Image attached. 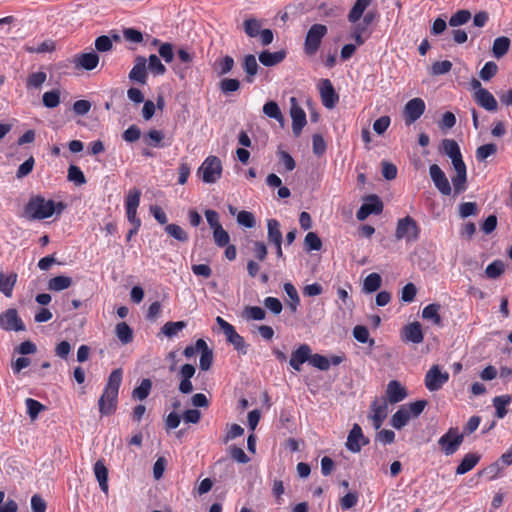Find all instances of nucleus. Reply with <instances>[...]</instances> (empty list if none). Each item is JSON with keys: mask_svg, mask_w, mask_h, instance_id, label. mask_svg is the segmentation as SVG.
I'll use <instances>...</instances> for the list:
<instances>
[{"mask_svg": "<svg viewBox=\"0 0 512 512\" xmlns=\"http://www.w3.org/2000/svg\"><path fill=\"white\" fill-rule=\"evenodd\" d=\"M100 58L96 51H89L85 53L76 54L72 63L76 69H83L86 71L94 70L99 64Z\"/></svg>", "mask_w": 512, "mask_h": 512, "instance_id": "2eb2a0df", "label": "nucleus"}, {"mask_svg": "<svg viewBox=\"0 0 512 512\" xmlns=\"http://www.w3.org/2000/svg\"><path fill=\"white\" fill-rule=\"evenodd\" d=\"M204 183H215L222 175V163L217 156H208L198 169Z\"/></svg>", "mask_w": 512, "mask_h": 512, "instance_id": "20e7f679", "label": "nucleus"}, {"mask_svg": "<svg viewBox=\"0 0 512 512\" xmlns=\"http://www.w3.org/2000/svg\"><path fill=\"white\" fill-rule=\"evenodd\" d=\"M474 101L483 109L489 112H495L498 109V103L491 92L487 89H481L473 93Z\"/></svg>", "mask_w": 512, "mask_h": 512, "instance_id": "412c9836", "label": "nucleus"}, {"mask_svg": "<svg viewBox=\"0 0 512 512\" xmlns=\"http://www.w3.org/2000/svg\"><path fill=\"white\" fill-rule=\"evenodd\" d=\"M429 174H430V177H431L435 187L438 189V191L442 195H444V196L451 195V192H452L451 185H450L445 173L442 171V169L437 164H432L429 167Z\"/></svg>", "mask_w": 512, "mask_h": 512, "instance_id": "4468645a", "label": "nucleus"}, {"mask_svg": "<svg viewBox=\"0 0 512 512\" xmlns=\"http://www.w3.org/2000/svg\"><path fill=\"white\" fill-rule=\"evenodd\" d=\"M419 235L420 227L411 216H406L398 220L395 230V238L397 240L415 242L418 240Z\"/></svg>", "mask_w": 512, "mask_h": 512, "instance_id": "7ed1b4c3", "label": "nucleus"}, {"mask_svg": "<svg viewBox=\"0 0 512 512\" xmlns=\"http://www.w3.org/2000/svg\"><path fill=\"white\" fill-rule=\"evenodd\" d=\"M149 71L156 76L164 75L166 67L156 54H151L147 60Z\"/></svg>", "mask_w": 512, "mask_h": 512, "instance_id": "49530a36", "label": "nucleus"}, {"mask_svg": "<svg viewBox=\"0 0 512 512\" xmlns=\"http://www.w3.org/2000/svg\"><path fill=\"white\" fill-rule=\"evenodd\" d=\"M243 68L247 74L246 81L252 83L259 68L256 57L252 54L246 55L243 60Z\"/></svg>", "mask_w": 512, "mask_h": 512, "instance_id": "473e14b6", "label": "nucleus"}, {"mask_svg": "<svg viewBox=\"0 0 512 512\" xmlns=\"http://www.w3.org/2000/svg\"><path fill=\"white\" fill-rule=\"evenodd\" d=\"M311 348L308 344H301L296 350L291 353L289 360L290 366L297 372L301 370L302 364L305 362L310 363Z\"/></svg>", "mask_w": 512, "mask_h": 512, "instance_id": "aec40b11", "label": "nucleus"}, {"mask_svg": "<svg viewBox=\"0 0 512 512\" xmlns=\"http://www.w3.org/2000/svg\"><path fill=\"white\" fill-rule=\"evenodd\" d=\"M444 153L451 159L453 166L465 164L458 143L453 139H444L442 141Z\"/></svg>", "mask_w": 512, "mask_h": 512, "instance_id": "5701e85b", "label": "nucleus"}, {"mask_svg": "<svg viewBox=\"0 0 512 512\" xmlns=\"http://www.w3.org/2000/svg\"><path fill=\"white\" fill-rule=\"evenodd\" d=\"M383 211V203L377 195H369L356 213L359 221L365 220L371 214H380Z\"/></svg>", "mask_w": 512, "mask_h": 512, "instance_id": "ddd939ff", "label": "nucleus"}, {"mask_svg": "<svg viewBox=\"0 0 512 512\" xmlns=\"http://www.w3.org/2000/svg\"><path fill=\"white\" fill-rule=\"evenodd\" d=\"M263 113L272 119H275L280 124L284 123V116L279 108V105L275 101H268L263 106Z\"/></svg>", "mask_w": 512, "mask_h": 512, "instance_id": "58836bf2", "label": "nucleus"}, {"mask_svg": "<svg viewBox=\"0 0 512 512\" xmlns=\"http://www.w3.org/2000/svg\"><path fill=\"white\" fill-rule=\"evenodd\" d=\"M72 284V278L64 275H59L51 278L48 281V289L50 291H62L69 288Z\"/></svg>", "mask_w": 512, "mask_h": 512, "instance_id": "c9c22d12", "label": "nucleus"}, {"mask_svg": "<svg viewBox=\"0 0 512 512\" xmlns=\"http://www.w3.org/2000/svg\"><path fill=\"white\" fill-rule=\"evenodd\" d=\"M47 79V75L43 71L34 72L27 79V88H40Z\"/></svg>", "mask_w": 512, "mask_h": 512, "instance_id": "6e6d98bb", "label": "nucleus"}, {"mask_svg": "<svg viewBox=\"0 0 512 512\" xmlns=\"http://www.w3.org/2000/svg\"><path fill=\"white\" fill-rule=\"evenodd\" d=\"M322 248V242L315 232H308L304 239V249L307 252L319 251Z\"/></svg>", "mask_w": 512, "mask_h": 512, "instance_id": "c03bdc74", "label": "nucleus"}, {"mask_svg": "<svg viewBox=\"0 0 512 512\" xmlns=\"http://www.w3.org/2000/svg\"><path fill=\"white\" fill-rule=\"evenodd\" d=\"M310 364L321 371H327L330 368V361L328 358L317 353H311Z\"/></svg>", "mask_w": 512, "mask_h": 512, "instance_id": "680f3d73", "label": "nucleus"}, {"mask_svg": "<svg viewBox=\"0 0 512 512\" xmlns=\"http://www.w3.org/2000/svg\"><path fill=\"white\" fill-rule=\"evenodd\" d=\"M213 362V352L206 344V347L200 352L199 366L201 370L207 371L210 369Z\"/></svg>", "mask_w": 512, "mask_h": 512, "instance_id": "13d9d810", "label": "nucleus"}, {"mask_svg": "<svg viewBox=\"0 0 512 512\" xmlns=\"http://www.w3.org/2000/svg\"><path fill=\"white\" fill-rule=\"evenodd\" d=\"M152 382L150 379L145 378L141 381L140 385L135 387L132 391V398L134 400L143 401L145 400L151 391Z\"/></svg>", "mask_w": 512, "mask_h": 512, "instance_id": "4c0bfd02", "label": "nucleus"}, {"mask_svg": "<svg viewBox=\"0 0 512 512\" xmlns=\"http://www.w3.org/2000/svg\"><path fill=\"white\" fill-rule=\"evenodd\" d=\"M68 180L79 186L86 183L84 173L75 165H70L68 168Z\"/></svg>", "mask_w": 512, "mask_h": 512, "instance_id": "5fc2aeb1", "label": "nucleus"}, {"mask_svg": "<svg viewBox=\"0 0 512 512\" xmlns=\"http://www.w3.org/2000/svg\"><path fill=\"white\" fill-rule=\"evenodd\" d=\"M480 455L477 453H467L459 465L456 467L455 473L457 475H464L471 471L480 461Z\"/></svg>", "mask_w": 512, "mask_h": 512, "instance_id": "cd10ccee", "label": "nucleus"}, {"mask_svg": "<svg viewBox=\"0 0 512 512\" xmlns=\"http://www.w3.org/2000/svg\"><path fill=\"white\" fill-rule=\"evenodd\" d=\"M386 395L388 401L395 404L407 397V391L399 381L391 380L387 385Z\"/></svg>", "mask_w": 512, "mask_h": 512, "instance_id": "393cba45", "label": "nucleus"}, {"mask_svg": "<svg viewBox=\"0 0 512 512\" xmlns=\"http://www.w3.org/2000/svg\"><path fill=\"white\" fill-rule=\"evenodd\" d=\"M25 405L27 408V414L31 420H36L39 414L45 410V406L43 404L32 398H27L25 400Z\"/></svg>", "mask_w": 512, "mask_h": 512, "instance_id": "a18cd8bd", "label": "nucleus"}, {"mask_svg": "<svg viewBox=\"0 0 512 512\" xmlns=\"http://www.w3.org/2000/svg\"><path fill=\"white\" fill-rule=\"evenodd\" d=\"M216 322L225 335L227 342L233 345L238 352L245 354L247 352V347L245 345L244 338L237 333L234 326L220 316L216 318Z\"/></svg>", "mask_w": 512, "mask_h": 512, "instance_id": "0eeeda50", "label": "nucleus"}, {"mask_svg": "<svg viewBox=\"0 0 512 512\" xmlns=\"http://www.w3.org/2000/svg\"><path fill=\"white\" fill-rule=\"evenodd\" d=\"M129 79L142 85L147 83V59L144 56H136L134 65L129 72Z\"/></svg>", "mask_w": 512, "mask_h": 512, "instance_id": "6ab92c4d", "label": "nucleus"}, {"mask_svg": "<svg viewBox=\"0 0 512 512\" xmlns=\"http://www.w3.org/2000/svg\"><path fill=\"white\" fill-rule=\"evenodd\" d=\"M440 308L441 306L439 304L431 303L423 308L422 317L425 320L431 321L433 324L440 326L442 323V319L439 313Z\"/></svg>", "mask_w": 512, "mask_h": 512, "instance_id": "2f4dec72", "label": "nucleus"}, {"mask_svg": "<svg viewBox=\"0 0 512 512\" xmlns=\"http://www.w3.org/2000/svg\"><path fill=\"white\" fill-rule=\"evenodd\" d=\"M368 443L369 440L364 437L360 425L354 424L348 434L346 448L353 453H358L360 452L362 446Z\"/></svg>", "mask_w": 512, "mask_h": 512, "instance_id": "a211bd4d", "label": "nucleus"}, {"mask_svg": "<svg viewBox=\"0 0 512 512\" xmlns=\"http://www.w3.org/2000/svg\"><path fill=\"white\" fill-rule=\"evenodd\" d=\"M353 337L360 343H367L370 342V345H374V340L369 339V330L367 327L362 325H357L353 329Z\"/></svg>", "mask_w": 512, "mask_h": 512, "instance_id": "052dcab7", "label": "nucleus"}, {"mask_svg": "<svg viewBox=\"0 0 512 512\" xmlns=\"http://www.w3.org/2000/svg\"><path fill=\"white\" fill-rule=\"evenodd\" d=\"M0 328L5 331H24L25 325L14 308L0 314Z\"/></svg>", "mask_w": 512, "mask_h": 512, "instance_id": "9d476101", "label": "nucleus"}, {"mask_svg": "<svg viewBox=\"0 0 512 512\" xmlns=\"http://www.w3.org/2000/svg\"><path fill=\"white\" fill-rule=\"evenodd\" d=\"M165 232L172 238L179 242H187L189 237L186 231L177 224H167L165 226Z\"/></svg>", "mask_w": 512, "mask_h": 512, "instance_id": "37998d69", "label": "nucleus"}, {"mask_svg": "<svg viewBox=\"0 0 512 512\" xmlns=\"http://www.w3.org/2000/svg\"><path fill=\"white\" fill-rule=\"evenodd\" d=\"M290 107V116L292 119V131L295 136H299L307 123L305 111L298 105L296 98L292 97Z\"/></svg>", "mask_w": 512, "mask_h": 512, "instance_id": "dca6fc26", "label": "nucleus"}, {"mask_svg": "<svg viewBox=\"0 0 512 512\" xmlns=\"http://www.w3.org/2000/svg\"><path fill=\"white\" fill-rule=\"evenodd\" d=\"M35 165V159L33 156H30L27 160H25L22 164L19 165L16 171V177L18 179L24 178L29 175Z\"/></svg>", "mask_w": 512, "mask_h": 512, "instance_id": "e2e57ef3", "label": "nucleus"}, {"mask_svg": "<svg viewBox=\"0 0 512 512\" xmlns=\"http://www.w3.org/2000/svg\"><path fill=\"white\" fill-rule=\"evenodd\" d=\"M94 46L97 52H109L113 48V42L109 36L101 35L95 39Z\"/></svg>", "mask_w": 512, "mask_h": 512, "instance_id": "bf43d9fd", "label": "nucleus"}, {"mask_svg": "<svg viewBox=\"0 0 512 512\" xmlns=\"http://www.w3.org/2000/svg\"><path fill=\"white\" fill-rule=\"evenodd\" d=\"M186 327V323L184 321H176V322H167L163 325L161 328V332L166 337H173L178 334L181 330H183Z\"/></svg>", "mask_w": 512, "mask_h": 512, "instance_id": "09e8293b", "label": "nucleus"}, {"mask_svg": "<svg viewBox=\"0 0 512 512\" xmlns=\"http://www.w3.org/2000/svg\"><path fill=\"white\" fill-rule=\"evenodd\" d=\"M510 39L508 37H498L493 42L492 52L496 58L503 57L509 50Z\"/></svg>", "mask_w": 512, "mask_h": 512, "instance_id": "ea45409f", "label": "nucleus"}, {"mask_svg": "<svg viewBox=\"0 0 512 512\" xmlns=\"http://www.w3.org/2000/svg\"><path fill=\"white\" fill-rule=\"evenodd\" d=\"M401 338L405 342L414 344L421 343L424 339L421 324L415 321L404 326L401 332Z\"/></svg>", "mask_w": 512, "mask_h": 512, "instance_id": "4be33fe9", "label": "nucleus"}, {"mask_svg": "<svg viewBox=\"0 0 512 512\" xmlns=\"http://www.w3.org/2000/svg\"><path fill=\"white\" fill-rule=\"evenodd\" d=\"M240 88V81L234 78H224L220 81V90L224 94L235 92Z\"/></svg>", "mask_w": 512, "mask_h": 512, "instance_id": "69168bd1", "label": "nucleus"}, {"mask_svg": "<svg viewBox=\"0 0 512 512\" xmlns=\"http://www.w3.org/2000/svg\"><path fill=\"white\" fill-rule=\"evenodd\" d=\"M17 278L18 275L15 272H10L8 274L0 272V292L3 293L5 297H12Z\"/></svg>", "mask_w": 512, "mask_h": 512, "instance_id": "bb28decb", "label": "nucleus"}, {"mask_svg": "<svg viewBox=\"0 0 512 512\" xmlns=\"http://www.w3.org/2000/svg\"><path fill=\"white\" fill-rule=\"evenodd\" d=\"M498 71V66L493 61H488L485 63L483 68L480 70L479 76L484 81H489Z\"/></svg>", "mask_w": 512, "mask_h": 512, "instance_id": "0e129e2a", "label": "nucleus"}, {"mask_svg": "<svg viewBox=\"0 0 512 512\" xmlns=\"http://www.w3.org/2000/svg\"><path fill=\"white\" fill-rule=\"evenodd\" d=\"M463 441L464 434L460 433L458 428L451 427L439 438L438 445L446 456H450L458 451Z\"/></svg>", "mask_w": 512, "mask_h": 512, "instance_id": "423d86ee", "label": "nucleus"}, {"mask_svg": "<svg viewBox=\"0 0 512 512\" xmlns=\"http://www.w3.org/2000/svg\"><path fill=\"white\" fill-rule=\"evenodd\" d=\"M141 190L133 188L128 191L125 197V210L128 221L136 227H141V220L137 216V208L140 204Z\"/></svg>", "mask_w": 512, "mask_h": 512, "instance_id": "6e6552de", "label": "nucleus"}, {"mask_svg": "<svg viewBox=\"0 0 512 512\" xmlns=\"http://www.w3.org/2000/svg\"><path fill=\"white\" fill-rule=\"evenodd\" d=\"M65 208L66 205L63 202L46 199L44 196L38 194L29 198L24 207V216L31 221L44 220L53 215H61Z\"/></svg>", "mask_w": 512, "mask_h": 512, "instance_id": "f257e3e1", "label": "nucleus"}, {"mask_svg": "<svg viewBox=\"0 0 512 512\" xmlns=\"http://www.w3.org/2000/svg\"><path fill=\"white\" fill-rule=\"evenodd\" d=\"M425 108L426 105L423 99L417 97L409 100L404 107L406 125L416 122L423 115Z\"/></svg>", "mask_w": 512, "mask_h": 512, "instance_id": "f8f14e48", "label": "nucleus"}, {"mask_svg": "<svg viewBox=\"0 0 512 512\" xmlns=\"http://www.w3.org/2000/svg\"><path fill=\"white\" fill-rule=\"evenodd\" d=\"M94 474L99 482V486L102 492L105 494L108 493L109 486H108V470L102 460H98L94 464Z\"/></svg>", "mask_w": 512, "mask_h": 512, "instance_id": "c85d7f7f", "label": "nucleus"}, {"mask_svg": "<svg viewBox=\"0 0 512 512\" xmlns=\"http://www.w3.org/2000/svg\"><path fill=\"white\" fill-rule=\"evenodd\" d=\"M266 312L259 306H247L243 311V317L247 320H263Z\"/></svg>", "mask_w": 512, "mask_h": 512, "instance_id": "8fccbe9b", "label": "nucleus"}, {"mask_svg": "<svg viewBox=\"0 0 512 512\" xmlns=\"http://www.w3.org/2000/svg\"><path fill=\"white\" fill-rule=\"evenodd\" d=\"M285 293L290 298L289 307L293 312H296L298 309V306L300 304V298L298 295V292L294 285L290 282H287L283 286Z\"/></svg>", "mask_w": 512, "mask_h": 512, "instance_id": "de8ad7c7", "label": "nucleus"}, {"mask_svg": "<svg viewBox=\"0 0 512 512\" xmlns=\"http://www.w3.org/2000/svg\"><path fill=\"white\" fill-rule=\"evenodd\" d=\"M318 87L322 99V104L328 109L334 108L339 100V96L336 93L331 81L329 79H322Z\"/></svg>", "mask_w": 512, "mask_h": 512, "instance_id": "f3484780", "label": "nucleus"}, {"mask_svg": "<svg viewBox=\"0 0 512 512\" xmlns=\"http://www.w3.org/2000/svg\"><path fill=\"white\" fill-rule=\"evenodd\" d=\"M470 18L471 14L468 10H459L450 17L449 25L451 27H457L468 22Z\"/></svg>", "mask_w": 512, "mask_h": 512, "instance_id": "4d7b16f0", "label": "nucleus"}, {"mask_svg": "<svg viewBox=\"0 0 512 512\" xmlns=\"http://www.w3.org/2000/svg\"><path fill=\"white\" fill-rule=\"evenodd\" d=\"M456 172V175L452 177V185L454 194L458 195L463 193L467 189V169L466 164H461L459 166H453Z\"/></svg>", "mask_w": 512, "mask_h": 512, "instance_id": "b1692460", "label": "nucleus"}, {"mask_svg": "<svg viewBox=\"0 0 512 512\" xmlns=\"http://www.w3.org/2000/svg\"><path fill=\"white\" fill-rule=\"evenodd\" d=\"M115 334L123 345H127L133 341V330L126 322L116 324Z\"/></svg>", "mask_w": 512, "mask_h": 512, "instance_id": "72a5a7b5", "label": "nucleus"}, {"mask_svg": "<svg viewBox=\"0 0 512 512\" xmlns=\"http://www.w3.org/2000/svg\"><path fill=\"white\" fill-rule=\"evenodd\" d=\"M410 419L406 405H402L391 417L390 424L393 428L400 430L408 424Z\"/></svg>", "mask_w": 512, "mask_h": 512, "instance_id": "c756f323", "label": "nucleus"}, {"mask_svg": "<svg viewBox=\"0 0 512 512\" xmlns=\"http://www.w3.org/2000/svg\"><path fill=\"white\" fill-rule=\"evenodd\" d=\"M216 65L218 67V74L225 75L233 69L234 59L231 56L226 55L225 57L219 59L216 62Z\"/></svg>", "mask_w": 512, "mask_h": 512, "instance_id": "338daca9", "label": "nucleus"}, {"mask_svg": "<svg viewBox=\"0 0 512 512\" xmlns=\"http://www.w3.org/2000/svg\"><path fill=\"white\" fill-rule=\"evenodd\" d=\"M267 237L269 242L272 244H279L283 242V236L280 230V223L278 220H267Z\"/></svg>", "mask_w": 512, "mask_h": 512, "instance_id": "7c9ffc66", "label": "nucleus"}, {"mask_svg": "<svg viewBox=\"0 0 512 512\" xmlns=\"http://www.w3.org/2000/svg\"><path fill=\"white\" fill-rule=\"evenodd\" d=\"M449 380V373L441 370L438 365H433L425 375V386L430 392L440 390Z\"/></svg>", "mask_w": 512, "mask_h": 512, "instance_id": "1a4fd4ad", "label": "nucleus"}, {"mask_svg": "<svg viewBox=\"0 0 512 512\" xmlns=\"http://www.w3.org/2000/svg\"><path fill=\"white\" fill-rule=\"evenodd\" d=\"M328 29L323 24H313L305 37L304 52L309 55H315L321 45L322 39L327 34Z\"/></svg>", "mask_w": 512, "mask_h": 512, "instance_id": "39448f33", "label": "nucleus"}, {"mask_svg": "<svg viewBox=\"0 0 512 512\" xmlns=\"http://www.w3.org/2000/svg\"><path fill=\"white\" fill-rule=\"evenodd\" d=\"M512 402V397L510 395H501L496 396L493 399V406L496 410V416L499 419H502L506 416L507 410L506 407Z\"/></svg>", "mask_w": 512, "mask_h": 512, "instance_id": "e433bc0d", "label": "nucleus"}, {"mask_svg": "<svg viewBox=\"0 0 512 512\" xmlns=\"http://www.w3.org/2000/svg\"><path fill=\"white\" fill-rule=\"evenodd\" d=\"M243 25L246 35L250 38L257 37L262 30V21L255 18L246 19Z\"/></svg>", "mask_w": 512, "mask_h": 512, "instance_id": "79ce46f5", "label": "nucleus"}, {"mask_svg": "<svg viewBox=\"0 0 512 512\" xmlns=\"http://www.w3.org/2000/svg\"><path fill=\"white\" fill-rule=\"evenodd\" d=\"M285 57L286 52L284 50H279L275 52L264 50L258 56L260 63L266 67L275 66L281 63L285 59Z\"/></svg>", "mask_w": 512, "mask_h": 512, "instance_id": "a878e982", "label": "nucleus"}, {"mask_svg": "<svg viewBox=\"0 0 512 512\" xmlns=\"http://www.w3.org/2000/svg\"><path fill=\"white\" fill-rule=\"evenodd\" d=\"M497 152V146L494 143H488L481 145L476 150V159L478 161H484L488 157L494 155Z\"/></svg>", "mask_w": 512, "mask_h": 512, "instance_id": "603ef678", "label": "nucleus"}, {"mask_svg": "<svg viewBox=\"0 0 512 512\" xmlns=\"http://www.w3.org/2000/svg\"><path fill=\"white\" fill-rule=\"evenodd\" d=\"M381 283V276L378 273H371L364 279L363 290L366 293H373L380 288Z\"/></svg>", "mask_w": 512, "mask_h": 512, "instance_id": "a19ab883", "label": "nucleus"}, {"mask_svg": "<svg viewBox=\"0 0 512 512\" xmlns=\"http://www.w3.org/2000/svg\"><path fill=\"white\" fill-rule=\"evenodd\" d=\"M122 378L123 371L121 368L114 369L110 373L103 393L98 400V407L101 415H111L116 411Z\"/></svg>", "mask_w": 512, "mask_h": 512, "instance_id": "f03ea898", "label": "nucleus"}, {"mask_svg": "<svg viewBox=\"0 0 512 512\" xmlns=\"http://www.w3.org/2000/svg\"><path fill=\"white\" fill-rule=\"evenodd\" d=\"M43 105L47 108H55L60 104V91L55 89L47 91L42 96Z\"/></svg>", "mask_w": 512, "mask_h": 512, "instance_id": "3c124183", "label": "nucleus"}, {"mask_svg": "<svg viewBox=\"0 0 512 512\" xmlns=\"http://www.w3.org/2000/svg\"><path fill=\"white\" fill-rule=\"evenodd\" d=\"M504 269V263L500 260H495L486 267L485 273L488 278L496 279L504 272Z\"/></svg>", "mask_w": 512, "mask_h": 512, "instance_id": "864d4df0", "label": "nucleus"}, {"mask_svg": "<svg viewBox=\"0 0 512 512\" xmlns=\"http://www.w3.org/2000/svg\"><path fill=\"white\" fill-rule=\"evenodd\" d=\"M372 0H356L348 14V21L356 23L363 16L364 11L371 4Z\"/></svg>", "mask_w": 512, "mask_h": 512, "instance_id": "f704fd0d", "label": "nucleus"}, {"mask_svg": "<svg viewBox=\"0 0 512 512\" xmlns=\"http://www.w3.org/2000/svg\"><path fill=\"white\" fill-rule=\"evenodd\" d=\"M388 415V404L386 399H375L370 405L369 419L375 430H379Z\"/></svg>", "mask_w": 512, "mask_h": 512, "instance_id": "9b49d317", "label": "nucleus"}, {"mask_svg": "<svg viewBox=\"0 0 512 512\" xmlns=\"http://www.w3.org/2000/svg\"><path fill=\"white\" fill-rule=\"evenodd\" d=\"M478 213V207L475 202H463L459 205V215L461 218L475 216Z\"/></svg>", "mask_w": 512, "mask_h": 512, "instance_id": "774afa93", "label": "nucleus"}]
</instances>
